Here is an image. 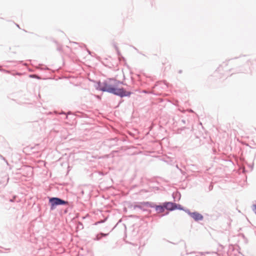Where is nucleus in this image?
Masks as SVG:
<instances>
[{
    "instance_id": "obj_14",
    "label": "nucleus",
    "mask_w": 256,
    "mask_h": 256,
    "mask_svg": "<svg viewBox=\"0 0 256 256\" xmlns=\"http://www.w3.org/2000/svg\"><path fill=\"white\" fill-rule=\"evenodd\" d=\"M0 71H2V72H6V73H10V71L7 70H4V69H0Z\"/></svg>"
},
{
    "instance_id": "obj_11",
    "label": "nucleus",
    "mask_w": 256,
    "mask_h": 256,
    "mask_svg": "<svg viewBox=\"0 0 256 256\" xmlns=\"http://www.w3.org/2000/svg\"><path fill=\"white\" fill-rule=\"evenodd\" d=\"M155 206L154 203L150 202L149 208H155Z\"/></svg>"
},
{
    "instance_id": "obj_1",
    "label": "nucleus",
    "mask_w": 256,
    "mask_h": 256,
    "mask_svg": "<svg viewBox=\"0 0 256 256\" xmlns=\"http://www.w3.org/2000/svg\"><path fill=\"white\" fill-rule=\"evenodd\" d=\"M114 82H116L114 78H108L102 82H98L97 84L96 89L103 92L112 94L120 98L130 96L132 94L130 92L126 91L123 88H116V84Z\"/></svg>"
},
{
    "instance_id": "obj_7",
    "label": "nucleus",
    "mask_w": 256,
    "mask_h": 256,
    "mask_svg": "<svg viewBox=\"0 0 256 256\" xmlns=\"http://www.w3.org/2000/svg\"><path fill=\"white\" fill-rule=\"evenodd\" d=\"M174 208H175V210H184V207H182L180 204H176V206H174Z\"/></svg>"
},
{
    "instance_id": "obj_2",
    "label": "nucleus",
    "mask_w": 256,
    "mask_h": 256,
    "mask_svg": "<svg viewBox=\"0 0 256 256\" xmlns=\"http://www.w3.org/2000/svg\"><path fill=\"white\" fill-rule=\"evenodd\" d=\"M49 204L50 206V210H53L57 206L67 205L68 204V202L59 198L52 197L49 198Z\"/></svg>"
},
{
    "instance_id": "obj_4",
    "label": "nucleus",
    "mask_w": 256,
    "mask_h": 256,
    "mask_svg": "<svg viewBox=\"0 0 256 256\" xmlns=\"http://www.w3.org/2000/svg\"><path fill=\"white\" fill-rule=\"evenodd\" d=\"M191 217L195 221L202 220L204 219L203 216L197 212H192Z\"/></svg>"
},
{
    "instance_id": "obj_13",
    "label": "nucleus",
    "mask_w": 256,
    "mask_h": 256,
    "mask_svg": "<svg viewBox=\"0 0 256 256\" xmlns=\"http://www.w3.org/2000/svg\"><path fill=\"white\" fill-rule=\"evenodd\" d=\"M144 206L148 207L149 206V204H150V202H144Z\"/></svg>"
},
{
    "instance_id": "obj_17",
    "label": "nucleus",
    "mask_w": 256,
    "mask_h": 256,
    "mask_svg": "<svg viewBox=\"0 0 256 256\" xmlns=\"http://www.w3.org/2000/svg\"><path fill=\"white\" fill-rule=\"evenodd\" d=\"M182 72V70H180L178 71V73L181 74Z\"/></svg>"
},
{
    "instance_id": "obj_15",
    "label": "nucleus",
    "mask_w": 256,
    "mask_h": 256,
    "mask_svg": "<svg viewBox=\"0 0 256 256\" xmlns=\"http://www.w3.org/2000/svg\"><path fill=\"white\" fill-rule=\"evenodd\" d=\"M106 220V219L104 220L99 221V222H97L96 224H100V223L104 222Z\"/></svg>"
},
{
    "instance_id": "obj_19",
    "label": "nucleus",
    "mask_w": 256,
    "mask_h": 256,
    "mask_svg": "<svg viewBox=\"0 0 256 256\" xmlns=\"http://www.w3.org/2000/svg\"><path fill=\"white\" fill-rule=\"evenodd\" d=\"M185 128V127H184L182 130H184Z\"/></svg>"
},
{
    "instance_id": "obj_3",
    "label": "nucleus",
    "mask_w": 256,
    "mask_h": 256,
    "mask_svg": "<svg viewBox=\"0 0 256 256\" xmlns=\"http://www.w3.org/2000/svg\"><path fill=\"white\" fill-rule=\"evenodd\" d=\"M164 204L166 210L170 211L175 210V208L174 207L176 206V203L172 202H164Z\"/></svg>"
},
{
    "instance_id": "obj_10",
    "label": "nucleus",
    "mask_w": 256,
    "mask_h": 256,
    "mask_svg": "<svg viewBox=\"0 0 256 256\" xmlns=\"http://www.w3.org/2000/svg\"><path fill=\"white\" fill-rule=\"evenodd\" d=\"M174 194H173L172 196H173V197L174 198ZM175 195H176V196H178V200L180 199V193H179L178 192H176V194H175Z\"/></svg>"
},
{
    "instance_id": "obj_8",
    "label": "nucleus",
    "mask_w": 256,
    "mask_h": 256,
    "mask_svg": "<svg viewBox=\"0 0 256 256\" xmlns=\"http://www.w3.org/2000/svg\"><path fill=\"white\" fill-rule=\"evenodd\" d=\"M115 80L116 82H114L116 84V88H117V86H118V85L119 84H124V83L122 82H120V81L118 80H116V79H115Z\"/></svg>"
},
{
    "instance_id": "obj_16",
    "label": "nucleus",
    "mask_w": 256,
    "mask_h": 256,
    "mask_svg": "<svg viewBox=\"0 0 256 256\" xmlns=\"http://www.w3.org/2000/svg\"><path fill=\"white\" fill-rule=\"evenodd\" d=\"M182 122L184 124H186V120H182Z\"/></svg>"
},
{
    "instance_id": "obj_9",
    "label": "nucleus",
    "mask_w": 256,
    "mask_h": 256,
    "mask_svg": "<svg viewBox=\"0 0 256 256\" xmlns=\"http://www.w3.org/2000/svg\"><path fill=\"white\" fill-rule=\"evenodd\" d=\"M183 210L186 213H187L190 216H192V212H190V210L184 208V210Z\"/></svg>"
},
{
    "instance_id": "obj_5",
    "label": "nucleus",
    "mask_w": 256,
    "mask_h": 256,
    "mask_svg": "<svg viewBox=\"0 0 256 256\" xmlns=\"http://www.w3.org/2000/svg\"><path fill=\"white\" fill-rule=\"evenodd\" d=\"M156 210L158 213H162L164 212L166 209L164 203L163 205H156L155 206Z\"/></svg>"
},
{
    "instance_id": "obj_18",
    "label": "nucleus",
    "mask_w": 256,
    "mask_h": 256,
    "mask_svg": "<svg viewBox=\"0 0 256 256\" xmlns=\"http://www.w3.org/2000/svg\"><path fill=\"white\" fill-rule=\"evenodd\" d=\"M189 112H193V111H192V110H189Z\"/></svg>"
},
{
    "instance_id": "obj_12",
    "label": "nucleus",
    "mask_w": 256,
    "mask_h": 256,
    "mask_svg": "<svg viewBox=\"0 0 256 256\" xmlns=\"http://www.w3.org/2000/svg\"><path fill=\"white\" fill-rule=\"evenodd\" d=\"M30 77L31 78H39V77L36 76V75H35V74H32V75H30Z\"/></svg>"
},
{
    "instance_id": "obj_6",
    "label": "nucleus",
    "mask_w": 256,
    "mask_h": 256,
    "mask_svg": "<svg viewBox=\"0 0 256 256\" xmlns=\"http://www.w3.org/2000/svg\"><path fill=\"white\" fill-rule=\"evenodd\" d=\"M108 234H104V233H102V232H100V234H98L96 238H94V240H100L101 239V238L102 237V236H107L108 235Z\"/></svg>"
}]
</instances>
